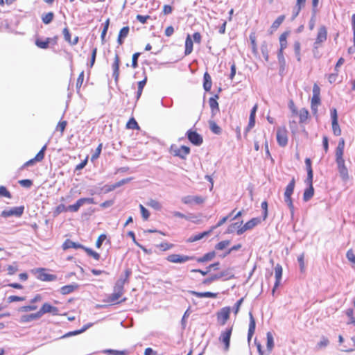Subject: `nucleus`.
Listing matches in <instances>:
<instances>
[{"label": "nucleus", "instance_id": "obj_1", "mask_svg": "<svg viewBox=\"0 0 355 355\" xmlns=\"http://www.w3.org/2000/svg\"><path fill=\"white\" fill-rule=\"evenodd\" d=\"M130 272L129 270L125 271V275L124 277L119 278L114 286L113 293L104 300V302L111 303L112 304H119L121 302H125L126 298L120 300V298L124 293V284L128 281Z\"/></svg>", "mask_w": 355, "mask_h": 355}, {"label": "nucleus", "instance_id": "obj_2", "mask_svg": "<svg viewBox=\"0 0 355 355\" xmlns=\"http://www.w3.org/2000/svg\"><path fill=\"white\" fill-rule=\"evenodd\" d=\"M295 178H292L290 183L287 185L285 192H284V201L287 204L288 208L290 209L291 214L293 216L294 214V205L293 204L291 196L293 193L295 188Z\"/></svg>", "mask_w": 355, "mask_h": 355}, {"label": "nucleus", "instance_id": "obj_3", "mask_svg": "<svg viewBox=\"0 0 355 355\" xmlns=\"http://www.w3.org/2000/svg\"><path fill=\"white\" fill-rule=\"evenodd\" d=\"M170 152L173 155L184 159L189 154L190 148L186 146L178 147L175 145H173L171 147Z\"/></svg>", "mask_w": 355, "mask_h": 355}, {"label": "nucleus", "instance_id": "obj_4", "mask_svg": "<svg viewBox=\"0 0 355 355\" xmlns=\"http://www.w3.org/2000/svg\"><path fill=\"white\" fill-rule=\"evenodd\" d=\"M95 204L94 200L92 198H83L78 199L76 202L73 205H69L66 208V211H70L72 212H76L78 211L80 207L84 204Z\"/></svg>", "mask_w": 355, "mask_h": 355}, {"label": "nucleus", "instance_id": "obj_5", "mask_svg": "<svg viewBox=\"0 0 355 355\" xmlns=\"http://www.w3.org/2000/svg\"><path fill=\"white\" fill-rule=\"evenodd\" d=\"M232 327L227 328L220 333L219 341L224 345V350L228 351L230 348V338L232 336Z\"/></svg>", "mask_w": 355, "mask_h": 355}, {"label": "nucleus", "instance_id": "obj_6", "mask_svg": "<svg viewBox=\"0 0 355 355\" xmlns=\"http://www.w3.org/2000/svg\"><path fill=\"white\" fill-rule=\"evenodd\" d=\"M327 30L324 26H321L318 28L317 37L314 42L313 46L315 49H318L320 45L327 40Z\"/></svg>", "mask_w": 355, "mask_h": 355}, {"label": "nucleus", "instance_id": "obj_7", "mask_svg": "<svg viewBox=\"0 0 355 355\" xmlns=\"http://www.w3.org/2000/svg\"><path fill=\"white\" fill-rule=\"evenodd\" d=\"M337 168L339 173V175L343 182H347L349 178L348 169L345 165V159L336 160Z\"/></svg>", "mask_w": 355, "mask_h": 355}, {"label": "nucleus", "instance_id": "obj_8", "mask_svg": "<svg viewBox=\"0 0 355 355\" xmlns=\"http://www.w3.org/2000/svg\"><path fill=\"white\" fill-rule=\"evenodd\" d=\"M166 259L171 263H182L193 259V257L179 254H172L168 255Z\"/></svg>", "mask_w": 355, "mask_h": 355}, {"label": "nucleus", "instance_id": "obj_9", "mask_svg": "<svg viewBox=\"0 0 355 355\" xmlns=\"http://www.w3.org/2000/svg\"><path fill=\"white\" fill-rule=\"evenodd\" d=\"M277 141L279 146L284 147L287 145V130L284 127H280L277 131Z\"/></svg>", "mask_w": 355, "mask_h": 355}, {"label": "nucleus", "instance_id": "obj_10", "mask_svg": "<svg viewBox=\"0 0 355 355\" xmlns=\"http://www.w3.org/2000/svg\"><path fill=\"white\" fill-rule=\"evenodd\" d=\"M230 307L226 306L222 308L217 313V320L218 322L221 324L224 325L227 320L230 318Z\"/></svg>", "mask_w": 355, "mask_h": 355}, {"label": "nucleus", "instance_id": "obj_11", "mask_svg": "<svg viewBox=\"0 0 355 355\" xmlns=\"http://www.w3.org/2000/svg\"><path fill=\"white\" fill-rule=\"evenodd\" d=\"M181 201L185 205H199L205 202V198L200 196H186L182 198Z\"/></svg>", "mask_w": 355, "mask_h": 355}, {"label": "nucleus", "instance_id": "obj_12", "mask_svg": "<svg viewBox=\"0 0 355 355\" xmlns=\"http://www.w3.org/2000/svg\"><path fill=\"white\" fill-rule=\"evenodd\" d=\"M42 317L45 313H52L53 315L59 314V310L57 307L51 305L49 303H44L41 309L38 311Z\"/></svg>", "mask_w": 355, "mask_h": 355}, {"label": "nucleus", "instance_id": "obj_13", "mask_svg": "<svg viewBox=\"0 0 355 355\" xmlns=\"http://www.w3.org/2000/svg\"><path fill=\"white\" fill-rule=\"evenodd\" d=\"M259 219L257 218H254L249 221H248L243 226L241 227L237 230V234L241 235L244 233L245 231L248 230L252 229L254 227L258 225L259 223Z\"/></svg>", "mask_w": 355, "mask_h": 355}, {"label": "nucleus", "instance_id": "obj_14", "mask_svg": "<svg viewBox=\"0 0 355 355\" xmlns=\"http://www.w3.org/2000/svg\"><path fill=\"white\" fill-rule=\"evenodd\" d=\"M24 207L23 206L15 207L10 210H4L2 211L1 215L3 217H9L11 216H20L24 212Z\"/></svg>", "mask_w": 355, "mask_h": 355}, {"label": "nucleus", "instance_id": "obj_15", "mask_svg": "<svg viewBox=\"0 0 355 355\" xmlns=\"http://www.w3.org/2000/svg\"><path fill=\"white\" fill-rule=\"evenodd\" d=\"M188 139L194 145L199 146L202 143V137L196 131L191 130L187 132Z\"/></svg>", "mask_w": 355, "mask_h": 355}, {"label": "nucleus", "instance_id": "obj_16", "mask_svg": "<svg viewBox=\"0 0 355 355\" xmlns=\"http://www.w3.org/2000/svg\"><path fill=\"white\" fill-rule=\"evenodd\" d=\"M38 279L44 282H51L57 279V277L52 274H48L46 272V270L44 268H40L37 270Z\"/></svg>", "mask_w": 355, "mask_h": 355}, {"label": "nucleus", "instance_id": "obj_17", "mask_svg": "<svg viewBox=\"0 0 355 355\" xmlns=\"http://www.w3.org/2000/svg\"><path fill=\"white\" fill-rule=\"evenodd\" d=\"M46 145H44L42 148V149L38 152V153L36 155V156L34 158L26 162L24 166H29L33 165L35 162H41L44 159V151L46 150Z\"/></svg>", "mask_w": 355, "mask_h": 355}, {"label": "nucleus", "instance_id": "obj_18", "mask_svg": "<svg viewBox=\"0 0 355 355\" xmlns=\"http://www.w3.org/2000/svg\"><path fill=\"white\" fill-rule=\"evenodd\" d=\"M275 283L274 285V288L272 291V294L275 293V289L279 286L282 277V267L279 264H277L275 268Z\"/></svg>", "mask_w": 355, "mask_h": 355}, {"label": "nucleus", "instance_id": "obj_19", "mask_svg": "<svg viewBox=\"0 0 355 355\" xmlns=\"http://www.w3.org/2000/svg\"><path fill=\"white\" fill-rule=\"evenodd\" d=\"M40 318H41L40 317V314L37 311V312L34 313L26 314V315H21L20 319H19V322L21 323H28V322H30L31 321H33V320H38Z\"/></svg>", "mask_w": 355, "mask_h": 355}, {"label": "nucleus", "instance_id": "obj_20", "mask_svg": "<svg viewBox=\"0 0 355 355\" xmlns=\"http://www.w3.org/2000/svg\"><path fill=\"white\" fill-rule=\"evenodd\" d=\"M218 98V95H215L209 100V105L211 110L212 116L216 115L219 112V106L217 99Z\"/></svg>", "mask_w": 355, "mask_h": 355}, {"label": "nucleus", "instance_id": "obj_21", "mask_svg": "<svg viewBox=\"0 0 355 355\" xmlns=\"http://www.w3.org/2000/svg\"><path fill=\"white\" fill-rule=\"evenodd\" d=\"M119 63L120 59L118 54H116L114 56V60L112 64V69H113V76L116 81H117L119 76Z\"/></svg>", "mask_w": 355, "mask_h": 355}, {"label": "nucleus", "instance_id": "obj_22", "mask_svg": "<svg viewBox=\"0 0 355 355\" xmlns=\"http://www.w3.org/2000/svg\"><path fill=\"white\" fill-rule=\"evenodd\" d=\"M307 184H309V187L307 188L304 192V195H303V200L305 201V202H307L308 200H309L313 196L314 194V189H313V181L311 182H306Z\"/></svg>", "mask_w": 355, "mask_h": 355}, {"label": "nucleus", "instance_id": "obj_23", "mask_svg": "<svg viewBox=\"0 0 355 355\" xmlns=\"http://www.w3.org/2000/svg\"><path fill=\"white\" fill-rule=\"evenodd\" d=\"M249 316H250V324H249V329H248V341H250L251 340V338L254 333L255 327H256L255 320H254V318L252 315V313L251 312H250Z\"/></svg>", "mask_w": 355, "mask_h": 355}, {"label": "nucleus", "instance_id": "obj_24", "mask_svg": "<svg viewBox=\"0 0 355 355\" xmlns=\"http://www.w3.org/2000/svg\"><path fill=\"white\" fill-rule=\"evenodd\" d=\"M191 295H195L198 297H209V298H216L217 297V293H211L209 291L207 292H197L194 291H189Z\"/></svg>", "mask_w": 355, "mask_h": 355}, {"label": "nucleus", "instance_id": "obj_25", "mask_svg": "<svg viewBox=\"0 0 355 355\" xmlns=\"http://www.w3.org/2000/svg\"><path fill=\"white\" fill-rule=\"evenodd\" d=\"M78 288V285L76 284H72L69 285L63 286L60 288V293L62 295H67L72 292H73L75 290Z\"/></svg>", "mask_w": 355, "mask_h": 355}, {"label": "nucleus", "instance_id": "obj_26", "mask_svg": "<svg viewBox=\"0 0 355 355\" xmlns=\"http://www.w3.org/2000/svg\"><path fill=\"white\" fill-rule=\"evenodd\" d=\"M290 35V32L289 31H286L284 33H283L280 36H279V51H284V50L287 47V37H288V35Z\"/></svg>", "mask_w": 355, "mask_h": 355}, {"label": "nucleus", "instance_id": "obj_27", "mask_svg": "<svg viewBox=\"0 0 355 355\" xmlns=\"http://www.w3.org/2000/svg\"><path fill=\"white\" fill-rule=\"evenodd\" d=\"M62 248L64 250L69 249V248H85L83 245L80 243H75L69 239H67L62 245Z\"/></svg>", "mask_w": 355, "mask_h": 355}, {"label": "nucleus", "instance_id": "obj_28", "mask_svg": "<svg viewBox=\"0 0 355 355\" xmlns=\"http://www.w3.org/2000/svg\"><path fill=\"white\" fill-rule=\"evenodd\" d=\"M305 164H306V171H307V178L306 180V182H311V181H313V170L311 168V161L309 158H306L305 159Z\"/></svg>", "mask_w": 355, "mask_h": 355}, {"label": "nucleus", "instance_id": "obj_29", "mask_svg": "<svg viewBox=\"0 0 355 355\" xmlns=\"http://www.w3.org/2000/svg\"><path fill=\"white\" fill-rule=\"evenodd\" d=\"M320 104V97L313 96L311 98V107L314 114H317L318 107Z\"/></svg>", "mask_w": 355, "mask_h": 355}, {"label": "nucleus", "instance_id": "obj_30", "mask_svg": "<svg viewBox=\"0 0 355 355\" xmlns=\"http://www.w3.org/2000/svg\"><path fill=\"white\" fill-rule=\"evenodd\" d=\"M64 40L69 42V44H71L73 45L76 44L78 41V37H76L73 41L71 40V34L69 33V31L67 28H64L62 31Z\"/></svg>", "mask_w": 355, "mask_h": 355}, {"label": "nucleus", "instance_id": "obj_31", "mask_svg": "<svg viewBox=\"0 0 355 355\" xmlns=\"http://www.w3.org/2000/svg\"><path fill=\"white\" fill-rule=\"evenodd\" d=\"M211 232V230L199 233L196 235L189 237L187 241L189 243H192V242L199 241V240L202 239V238H204L205 236H208Z\"/></svg>", "mask_w": 355, "mask_h": 355}, {"label": "nucleus", "instance_id": "obj_32", "mask_svg": "<svg viewBox=\"0 0 355 355\" xmlns=\"http://www.w3.org/2000/svg\"><path fill=\"white\" fill-rule=\"evenodd\" d=\"M92 326V323H89V324H87L86 325H85L80 330H77V331H70V332H68L67 334H64V336H62L61 337V338H67V337H69V336H75V335H78L79 334H81L84 331H85L88 328L91 327Z\"/></svg>", "mask_w": 355, "mask_h": 355}, {"label": "nucleus", "instance_id": "obj_33", "mask_svg": "<svg viewBox=\"0 0 355 355\" xmlns=\"http://www.w3.org/2000/svg\"><path fill=\"white\" fill-rule=\"evenodd\" d=\"M193 41L190 37L189 35H188V36L186 38V41H185V51H184V54L186 55H189L192 51H193Z\"/></svg>", "mask_w": 355, "mask_h": 355}, {"label": "nucleus", "instance_id": "obj_34", "mask_svg": "<svg viewBox=\"0 0 355 355\" xmlns=\"http://www.w3.org/2000/svg\"><path fill=\"white\" fill-rule=\"evenodd\" d=\"M211 78L209 74L206 72L204 74V83H203V87L205 91H209L211 87Z\"/></svg>", "mask_w": 355, "mask_h": 355}, {"label": "nucleus", "instance_id": "obj_35", "mask_svg": "<svg viewBox=\"0 0 355 355\" xmlns=\"http://www.w3.org/2000/svg\"><path fill=\"white\" fill-rule=\"evenodd\" d=\"M284 19H285L284 15H280L275 19V21L272 23V24L270 27V29H271L270 33H272V32L274 31L277 30L279 28V26L284 21Z\"/></svg>", "mask_w": 355, "mask_h": 355}, {"label": "nucleus", "instance_id": "obj_36", "mask_svg": "<svg viewBox=\"0 0 355 355\" xmlns=\"http://www.w3.org/2000/svg\"><path fill=\"white\" fill-rule=\"evenodd\" d=\"M267 343L266 347L269 352H271L274 347V338L271 332L268 331L266 334Z\"/></svg>", "mask_w": 355, "mask_h": 355}, {"label": "nucleus", "instance_id": "obj_37", "mask_svg": "<svg viewBox=\"0 0 355 355\" xmlns=\"http://www.w3.org/2000/svg\"><path fill=\"white\" fill-rule=\"evenodd\" d=\"M146 205L157 210V211L161 210V209L162 207L161 203L155 199H150L146 202Z\"/></svg>", "mask_w": 355, "mask_h": 355}, {"label": "nucleus", "instance_id": "obj_38", "mask_svg": "<svg viewBox=\"0 0 355 355\" xmlns=\"http://www.w3.org/2000/svg\"><path fill=\"white\" fill-rule=\"evenodd\" d=\"M284 51H279L277 53L278 62L280 66V71H284L286 67V60L284 56Z\"/></svg>", "mask_w": 355, "mask_h": 355}, {"label": "nucleus", "instance_id": "obj_39", "mask_svg": "<svg viewBox=\"0 0 355 355\" xmlns=\"http://www.w3.org/2000/svg\"><path fill=\"white\" fill-rule=\"evenodd\" d=\"M216 256V254L214 252H208L205 254H204L202 257H200L197 259L198 262H200V263H202V262H206V261H211V259H213Z\"/></svg>", "mask_w": 355, "mask_h": 355}, {"label": "nucleus", "instance_id": "obj_40", "mask_svg": "<svg viewBox=\"0 0 355 355\" xmlns=\"http://www.w3.org/2000/svg\"><path fill=\"white\" fill-rule=\"evenodd\" d=\"M309 115V113L306 109H305V108L301 109L299 112L300 122V123L305 122L308 119Z\"/></svg>", "mask_w": 355, "mask_h": 355}, {"label": "nucleus", "instance_id": "obj_41", "mask_svg": "<svg viewBox=\"0 0 355 355\" xmlns=\"http://www.w3.org/2000/svg\"><path fill=\"white\" fill-rule=\"evenodd\" d=\"M210 130L215 134H220L221 132L220 128L213 121L209 122Z\"/></svg>", "mask_w": 355, "mask_h": 355}, {"label": "nucleus", "instance_id": "obj_42", "mask_svg": "<svg viewBox=\"0 0 355 355\" xmlns=\"http://www.w3.org/2000/svg\"><path fill=\"white\" fill-rule=\"evenodd\" d=\"M147 78H145L143 80L138 83V89L137 93V98L139 99L142 94L143 89L146 85Z\"/></svg>", "mask_w": 355, "mask_h": 355}, {"label": "nucleus", "instance_id": "obj_43", "mask_svg": "<svg viewBox=\"0 0 355 355\" xmlns=\"http://www.w3.org/2000/svg\"><path fill=\"white\" fill-rule=\"evenodd\" d=\"M346 257L350 263L355 265V252L353 249H349L347 251Z\"/></svg>", "mask_w": 355, "mask_h": 355}, {"label": "nucleus", "instance_id": "obj_44", "mask_svg": "<svg viewBox=\"0 0 355 355\" xmlns=\"http://www.w3.org/2000/svg\"><path fill=\"white\" fill-rule=\"evenodd\" d=\"M53 13L52 12H49L46 14H45L43 17H42V21L44 24H49V23H51L53 19Z\"/></svg>", "mask_w": 355, "mask_h": 355}, {"label": "nucleus", "instance_id": "obj_45", "mask_svg": "<svg viewBox=\"0 0 355 355\" xmlns=\"http://www.w3.org/2000/svg\"><path fill=\"white\" fill-rule=\"evenodd\" d=\"M329 343V340L327 338L322 337L321 340L318 343L316 347L318 349L326 347Z\"/></svg>", "mask_w": 355, "mask_h": 355}, {"label": "nucleus", "instance_id": "obj_46", "mask_svg": "<svg viewBox=\"0 0 355 355\" xmlns=\"http://www.w3.org/2000/svg\"><path fill=\"white\" fill-rule=\"evenodd\" d=\"M126 127L128 129H139L137 122L133 118L128 121L126 124Z\"/></svg>", "mask_w": 355, "mask_h": 355}, {"label": "nucleus", "instance_id": "obj_47", "mask_svg": "<svg viewBox=\"0 0 355 355\" xmlns=\"http://www.w3.org/2000/svg\"><path fill=\"white\" fill-rule=\"evenodd\" d=\"M332 130L335 135L339 136L341 134V130L338 121H332Z\"/></svg>", "mask_w": 355, "mask_h": 355}, {"label": "nucleus", "instance_id": "obj_48", "mask_svg": "<svg viewBox=\"0 0 355 355\" xmlns=\"http://www.w3.org/2000/svg\"><path fill=\"white\" fill-rule=\"evenodd\" d=\"M139 209L141 210V214L142 218L144 220H147L150 216V213L148 209H146L142 205H139Z\"/></svg>", "mask_w": 355, "mask_h": 355}, {"label": "nucleus", "instance_id": "obj_49", "mask_svg": "<svg viewBox=\"0 0 355 355\" xmlns=\"http://www.w3.org/2000/svg\"><path fill=\"white\" fill-rule=\"evenodd\" d=\"M37 309V306L35 305H27V306H21L18 311L19 312H28L31 311H34Z\"/></svg>", "mask_w": 355, "mask_h": 355}, {"label": "nucleus", "instance_id": "obj_50", "mask_svg": "<svg viewBox=\"0 0 355 355\" xmlns=\"http://www.w3.org/2000/svg\"><path fill=\"white\" fill-rule=\"evenodd\" d=\"M86 252L91 257H92L94 259L96 260H99L100 259V254L98 253H97L96 252L92 250V249H89V248H83Z\"/></svg>", "mask_w": 355, "mask_h": 355}, {"label": "nucleus", "instance_id": "obj_51", "mask_svg": "<svg viewBox=\"0 0 355 355\" xmlns=\"http://www.w3.org/2000/svg\"><path fill=\"white\" fill-rule=\"evenodd\" d=\"M297 261H298V263L300 264V270L301 272H304V270H305V263H304V254L302 253L298 257H297Z\"/></svg>", "mask_w": 355, "mask_h": 355}, {"label": "nucleus", "instance_id": "obj_52", "mask_svg": "<svg viewBox=\"0 0 355 355\" xmlns=\"http://www.w3.org/2000/svg\"><path fill=\"white\" fill-rule=\"evenodd\" d=\"M232 213H233V211L232 213H230L228 216H226L223 217V218H221L215 226H214V227H212L211 228L210 230L212 231L213 230H214V229L221 226L222 225H223L228 220V218L232 214Z\"/></svg>", "mask_w": 355, "mask_h": 355}, {"label": "nucleus", "instance_id": "obj_53", "mask_svg": "<svg viewBox=\"0 0 355 355\" xmlns=\"http://www.w3.org/2000/svg\"><path fill=\"white\" fill-rule=\"evenodd\" d=\"M250 40L251 44H252V51L254 53H257V43H256L255 35L254 34H251L250 35Z\"/></svg>", "mask_w": 355, "mask_h": 355}, {"label": "nucleus", "instance_id": "obj_54", "mask_svg": "<svg viewBox=\"0 0 355 355\" xmlns=\"http://www.w3.org/2000/svg\"><path fill=\"white\" fill-rule=\"evenodd\" d=\"M221 278V276L217 275V274L211 275L210 277L205 279L203 281V284H209L211 283L214 281L218 280Z\"/></svg>", "mask_w": 355, "mask_h": 355}, {"label": "nucleus", "instance_id": "obj_55", "mask_svg": "<svg viewBox=\"0 0 355 355\" xmlns=\"http://www.w3.org/2000/svg\"><path fill=\"white\" fill-rule=\"evenodd\" d=\"M49 39H47L46 41L36 40V45L41 49H46L49 46Z\"/></svg>", "mask_w": 355, "mask_h": 355}, {"label": "nucleus", "instance_id": "obj_56", "mask_svg": "<svg viewBox=\"0 0 355 355\" xmlns=\"http://www.w3.org/2000/svg\"><path fill=\"white\" fill-rule=\"evenodd\" d=\"M105 352L110 355H127V352L125 351L107 349L105 351Z\"/></svg>", "mask_w": 355, "mask_h": 355}, {"label": "nucleus", "instance_id": "obj_57", "mask_svg": "<svg viewBox=\"0 0 355 355\" xmlns=\"http://www.w3.org/2000/svg\"><path fill=\"white\" fill-rule=\"evenodd\" d=\"M230 242L229 241H220L216 245V248L217 250H222L225 249L226 247H227L230 245Z\"/></svg>", "mask_w": 355, "mask_h": 355}, {"label": "nucleus", "instance_id": "obj_58", "mask_svg": "<svg viewBox=\"0 0 355 355\" xmlns=\"http://www.w3.org/2000/svg\"><path fill=\"white\" fill-rule=\"evenodd\" d=\"M0 196H5V197H7L8 198H11L10 193L3 186H1L0 187Z\"/></svg>", "mask_w": 355, "mask_h": 355}, {"label": "nucleus", "instance_id": "obj_59", "mask_svg": "<svg viewBox=\"0 0 355 355\" xmlns=\"http://www.w3.org/2000/svg\"><path fill=\"white\" fill-rule=\"evenodd\" d=\"M84 80V71H83L80 74L76 81V88L77 89H79L83 83Z\"/></svg>", "mask_w": 355, "mask_h": 355}, {"label": "nucleus", "instance_id": "obj_60", "mask_svg": "<svg viewBox=\"0 0 355 355\" xmlns=\"http://www.w3.org/2000/svg\"><path fill=\"white\" fill-rule=\"evenodd\" d=\"M19 184L21 187H26V188H29V187H31L32 186L33 182H32V181L31 180L26 179V180H19Z\"/></svg>", "mask_w": 355, "mask_h": 355}, {"label": "nucleus", "instance_id": "obj_61", "mask_svg": "<svg viewBox=\"0 0 355 355\" xmlns=\"http://www.w3.org/2000/svg\"><path fill=\"white\" fill-rule=\"evenodd\" d=\"M129 30L130 29L128 26H125L122 28L119 33V37L125 38L129 33Z\"/></svg>", "mask_w": 355, "mask_h": 355}, {"label": "nucleus", "instance_id": "obj_62", "mask_svg": "<svg viewBox=\"0 0 355 355\" xmlns=\"http://www.w3.org/2000/svg\"><path fill=\"white\" fill-rule=\"evenodd\" d=\"M25 300L23 297H19L16 295H10L8 297V302L9 303L14 302H18V301H24Z\"/></svg>", "mask_w": 355, "mask_h": 355}, {"label": "nucleus", "instance_id": "obj_63", "mask_svg": "<svg viewBox=\"0 0 355 355\" xmlns=\"http://www.w3.org/2000/svg\"><path fill=\"white\" fill-rule=\"evenodd\" d=\"M107 236L105 234H101L96 243V246L98 248H100L102 245L103 242L106 239Z\"/></svg>", "mask_w": 355, "mask_h": 355}, {"label": "nucleus", "instance_id": "obj_64", "mask_svg": "<svg viewBox=\"0 0 355 355\" xmlns=\"http://www.w3.org/2000/svg\"><path fill=\"white\" fill-rule=\"evenodd\" d=\"M261 207L263 210V218L265 220L268 216V202L266 201H263L261 202Z\"/></svg>", "mask_w": 355, "mask_h": 355}]
</instances>
